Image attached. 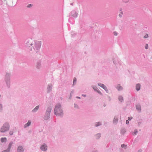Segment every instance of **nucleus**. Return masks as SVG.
<instances>
[{
  "mask_svg": "<svg viewBox=\"0 0 152 152\" xmlns=\"http://www.w3.org/2000/svg\"><path fill=\"white\" fill-rule=\"evenodd\" d=\"M47 146L45 145H42L41 147V149L44 151H45L47 149Z\"/></svg>",
  "mask_w": 152,
  "mask_h": 152,
  "instance_id": "10",
  "label": "nucleus"
},
{
  "mask_svg": "<svg viewBox=\"0 0 152 152\" xmlns=\"http://www.w3.org/2000/svg\"><path fill=\"white\" fill-rule=\"evenodd\" d=\"M82 96H86V95H82Z\"/></svg>",
  "mask_w": 152,
  "mask_h": 152,
  "instance_id": "43",
  "label": "nucleus"
},
{
  "mask_svg": "<svg viewBox=\"0 0 152 152\" xmlns=\"http://www.w3.org/2000/svg\"><path fill=\"white\" fill-rule=\"evenodd\" d=\"M60 104H57L54 110L55 114L56 115H62V110L61 109Z\"/></svg>",
  "mask_w": 152,
  "mask_h": 152,
  "instance_id": "2",
  "label": "nucleus"
},
{
  "mask_svg": "<svg viewBox=\"0 0 152 152\" xmlns=\"http://www.w3.org/2000/svg\"><path fill=\"white\" fill-rule=\"evenodd\" d=\"M10 135H12V134H13V132H10Z\"/></svg>",
  "mask_w": 152,
  "mask_h": 152,
  "instance_id": "38",
  "label": "nucleus"
},
{
  "mask_svg": "<svg viewBox=\"0 0 152 152\" xmlns=\"http://www.w3.org/2000/svg\"><path fill=\"white\" fill-rule=\"evenodd\" d=\"M108 100L109 101H110L111 100V98L109 96H108Z\"/></svg>",
  "mask_w": 152,
  "mask_h": 152,
  "instance_id": "29",
  "label": "nucleus"
},
{
  "mask_svg": "<svg viewBox=\"0 0 152 152\" xmlns=\"http://www.w3.org/2000/svg\"><path fill=\"white\" fill-rule=\"evenodd\" d=\"M76 98H77L80 99V97L78 96Z\"/></svg>",
  "mask_w": 152,
  "mask_h": 152,
  "instance_id": "42",
  "label": "nucleus"
},
{
  "mask_svg": "<svg viewBox=\"0 0 152 152\" xmlns=\"http://www.w3.org/2000/svg\"><path fill=\"white\" fill-rule=\"evenodd\" d=\"M97 85L101 87L107 93H108L109 92V91L107 87L104 85V84L102 83H97Z\"/></svg>",
  "mask_w": 152,
  "mask_h": 152,
  "instance_id": "3",
  "label": "nucleus"
},
{
  "mask_svg": "<svg viewBox=\"0 0 152 152\" xmlns=\"http://www.w3.org/2000/svg\"><path fill=\"white\" fill-rule=\"evenodd\" d=\"M141 85L140 84L137 83L136 85V89L137 91H139Z\"/></svg>",
  "mask_w": 152,
  "mask_h": 152,
  "instance_id": "11",
  "label": "nucleus"
},
{
  "mask_svg": "<svg viewBox=\"0 0 152 152\" xmlns=\"http://www.w3.org/2000/svg\"><path fill=\"white\" fill-rule=\"evenodd\" d=\"M119 91H122L123 89V87L119 84H118L115 87Z\"/></svg>",
  "mask_w": 152,
  "mask_h": 152,
  "instance_id": "6",
  "label": "nucleus"
},
{
  "mask_svg": "<svg viewBox=\"0 0 152 152\" xmlns=\"http://www.w3.org/2000/svg\"><path fill=\"white\" fill-rule=\"evenodd\" d=\"M39 108V106H36L35 107V108L33 110V111L37 110Z\"/></svg>",
  "mask_w": 152,
  "mask_h": 152,
  "instance_id": "25",
  "label": "nucleus"
},
{
  "mask_svg": "<svg viewBox=\"0 0 152 152\" xmlns=\"http://www.w3.org/2000/svg\"><path fill=\"white\" fill-rule=\"evenodd\" d=\"M101 136V133H99L96 135V139L98 140L99 139Z\"/></svg>",
  "mask_w": 152,
  "mask_h": 152,
  "instance_id": "13",
  "label": "nucleus"
},
{
  "mask_svg": "<svg viewBox=\"0 0 152 152\" xmlns=\"http://www.w3.org/2000/svg\"><path fill=\"white\" fill-rule=\"evenodd\" d=\"M102 125V122H96V127L101 126Z\"/></svg>",
  "mask_w": 152,
  "mask_h": 152,
  "instance_id": "15",
  "label": "nucleus"
},
{
  "mask_svg": "<svg viewBox=\"0 0 152 152\" xmlns=\"http://www.w3.org/2000/svg\"><path fill=\"white\" fill-rule=\"evenodd\" d=\"M118 16L120 18H121L122 17V15H121V14H119L118 15Z\"/></svg>",
  "mask_w": 152,
  "mask_h": 152,
  "instance_id": "36",
  "label": "nucleus"
},
{
  "mask_svg": "<svg viewBox=\"0 0 152 152\" xmlns=\"http://www.w3.org/2000/svg\"><path fill=\"white\" fill-rule=\"evenodd\" d=\"M9 128V126L8 124H4L1 128V132H5L6 131L8 130Z\"/></svg>",
  "mask_w": 152,
  "mask_h": 152,
  "instance_id": "4",
  "label": "nucleus"
},
{
  "mask_svg": "<svg viewBox=\"0 0 152 152\" xmlns=\"http://www.w3.org/2000/svg\"><path fill=\"white\" fill-rule=\"evenodd\" d=\"M106 105H107V104H106V103H104L103 104V106H104V107H106Z\"/></svg>",
  "mask_w": 152,
  "mask_h": 152,
  "instance_id": "37",
  "label": "nucleus"
},
{
  "mask_svg": "<svg viewBox=\"0 0 152 152\" xmlns=\"http://www.w3.org/2000/svg\"><path fill=\"white\" fill-rule=\"evenodd\" d=\"M148 37V35L147 34L145 35L144 37V38H147Z\"/></svg>",
  "mask_w": 152,
  "mask_h": 152,
  "instance_id": "32",
  "label": "nucleus"
},
{
  "mask_svg": "<svg viewBox=\"0 0 152 152\" xmlns=\"http://www.w3.org/2000/svg\"><path fill=\"white\" fill-rule=\"evenodd\" d=\"M148 48V44H146L145 45V48L146 49H147Z\"/></svg>",
  "mask_w": 152,
  "mask_h": 152,
  "instance_id": "27",
  "label": "nucleus"
},
{
  "mask_svg": "<svg viewBox=\"0 0 152 152\" xmlns=\"http://www.w3.org/2000/svg\"><path fill=\"white\" fill-rule=\"evenodd\" d=\"M120 14H121V15H123V12L122 11H121L120 12Z\"/></svg>",
  "mask_w": 152,
  "mask_h": 152,
  "instance_id": "39",
  "label": "nucleus"
},
{
  "mask_svg": "<svg viewBox=\"0 0 152 152\" xmlns=\"http://www.w3.org/2000/svg\"><path fill=\"white\" fill-rule=\"evenodd\" d=\"M74 107L75 108H78V106L77 104H74Z\"/></svg>",
  "mask_w": 152,
  "mask_h": 152,
  "instance_id": "35",
  "label": "nucleus"
},
{
  "mask_svg": "<svg viewBox=\"0 0 152 152\" xmlns=\"http://www.w3.org/2000/svg\"><path fill=\"white\" fill-rule=\"evenodd\" d=\"M1 140L2 142H5L7 141V138L6 137L2 138L1 139Z\"/></svg>",
  "mask_w": 152,
  "mask_h": 152,
  "instance_id": "18",
  "label": "nucleus"
},
{
  "mask_svg": "<svg viewBox=\"0 0 152 152\" xmlns=\"http://www.w3.org/2000/svg\"><path fill=\"white\" fill-rule=\"evenodd\" d=\"M122 8H120V9H119V11H121H121H122Z\"/></svg>",
  "mask_w": 152,
  "mask_h": 152,
  "instance_id": "40",
  "label": "nucleus"
},
{
  "mask_svg": "<svg viewBox=\"0 0 152 152\" xmlns=\"http://www.w3.org/2000/svg\"><path fill=\"white\" fill-rule=\"evenodd\" d=\"M96 32H98L99 34H100L102 33V32L100 31H97Z\"/></svg>",
  "mask_w": 152,
  "mask_h": 152,
  "instance_id": "33",
  "label": "nucleus"
},
{
  "mask_svg": "<svg viewBox=\"0 0 152 152\" xmlns=\"http://www.w3.org/2000/svg\"><path fill=\"white\" fill-rule=\"evenodd\" d=\"M129 122L128 120H126V124H128L129 123Z\"/></svg>",
  "mask_w": 152,
  "mask_h": 152,
  "instance_id": "34",
  "label": "nucleus"
},
{
  "mask_svg": "<svg viewBox=\"0 0 152 152\" xmlns=\"http://www.w3.org/2000/svg\"><path fill=\"white\" fill-rule=\"evenodd\" d=\"M132 118H133L132 117H129L128 118V119L130 121L132 119Z\"/></svg>",
  "mask_w": 152,
  "mask_h": 152,
  "instance_id": "30",
  "label": "nucleus"
},
{
  "mask_svg": "<svg viewBox=\"0 0 152 152\" xmlns=\"http://www.w3.org/2000/svg\"><path fill=\"white\" fill-rule=\"evenodd\" d=\"M23 149L21 146H19L18 147L17 151V152H23Z\"/></svg>",
  "mask_w": 152,
  "mask_h": 152,
  "instance_id": "9",
  "label": "nucleus"
},
{
  "mask_svg": "<svg viewBox=\"0 0 152 152\" xmlns=\"http://www.w3.org/2000/svg\"><path fill=\"white\" fill-rule=\"evenodd\" d=\"M126 131L124 128H122L121 130V133L122 134H124L126 132Z\"/></svg>",
  "mask_w": 152,
  "mask_h": 152,
  "instance_id": "14",
  "label": "nucleus"
},
{
  "mask_svg": "<svg viewBox=\"0 0 152 152\" xmlns=\"http://www.w3.org/2000/svg\"><path fill=\"white\" fill-rule=\"evenodd\" d=\"M10 150L7 149L3 151L2 152H10Z\"/></svg>",
  "mask_w": 152,
  "mask_h": 152,
  "instance_id": "28",
  "label": "nucleus"
},
{
  "mask_svg": "<svg viewBox=\"0 0 152 152\" xmlns=\"http://www.w3.org/2000/svg\"><path fill=\"white\" fill-rule=\"evenodd\" d=\"M118 33L116 31H114L113 32V34L114 35H115V36H117L118 34Z\"/></svg>",
  "mask_w": 152,
  "mask_h": 152,
  "instance_id": "26",
  "label": "nucleus"
},
{
  "mask_svg": "<svg viewBox=\"0 0 152 152\" xmlns=\"http://www.w3.org/2000/svg\"><path fill=\"white\" fill-rule=\"evenodd\" d=\"M13 144V143L12 142H11L8 145V149L10 150V149L11 147V146Z\"/></svg>",
  "mask_w": 152,
  "mask_h": 152,
  "instance_id": "20",
  "label": "nucleus"
},
{
  "mask_svg": "<svg viewBox=\"0 0 152 152\" xmlns=\"http://www.w3.org/2000/svg\"><path fill=\"white\" fill-rule=\"evenodd\" d=\"M77 79L76 78H74L73 79V84H75L76 83Z\"/></svg>",
  "mask_w": 152,
  "mask_h": 152,
  "instance_id": "24",
  "label": "nucleus"
},
{
  "mask_svg": "<svg viewBox=\"0 0 152 152\" xmlns=\"http://www.w3.org/2000/svg\"><path fill=\"white\" fill-rule=\"evenodd\" d=\"M31 46L36 51H38L40 48L41 45V41L37 40H34L30 44Z\"/></svg>",
  "mask_w": 152,
  "mask_h": 152,
  "instance_id": "1",
  "label": "nucleus"
},
{
  "mask_svg": "<svg viewBox=\"0 0 152 152\" xmlns=\"http://www.w3.org/2000/svg\"><path fill=\"white\" fill-rule=\"evenodd\" d=\"M113 62L114 63V64H115V62H114V61H113Z\"/></svg>",
  "mask_w": 152,
  "mask_h": 152,
  "instance_id": "44",
  "label": "nucleus"
},
{
  "mask_svg": "<svg viewBox=\"0 0 152 152\" xmlns=\"http://www.w3.org/2000/svg\"><path fill=\"white\" fill-rule=\"evenodd\" d=\"M118 118L116 116H115L113 120V124L115 125H116L118 123Z\"/></svg>",
  "mask_w": 152,
  "mask_h": 152,
  "instance_id": "7",
  "label": "nucleus"
},
{
  "mask_svg": "<svg viewBox=\"0 0 152 152\" xmlns=\"http://www.w3.org/2000/svg\"><path fill=\"white\" fill-rule=\"evenodd\" d=\"M143 121L142 119H140L139 120L138 122V126H140L142 123Z\"/></svg>",
  "mask_w": 152,
  "mask_h": 152,
  "instance_id": "16",
  "label": "nucleus"
},
{
  "mask_svg": "<svg viewBox=\"0 0 152 152\" xmlns=\"http://www.w3.org/2000/svg\"><path fill=\"white\" fill-rule=\"evenodd\" d=\"M121 146L122 148H124L125 149H126L127 148V145L124 144H122Z\"/></svg>",
  "mask_w": 152,
  "mask_h": 152,
  "instance_id": "21",
  "label": "nucleus"
},
{
  "mask_svg": "<svg viewBox=\"0 0 152 152\" xmlns=\"http://www.w3.org/2000/svg\"><path fill=\"white\" fill-rule=\"evenodd\" d=\"M96 92L98 94L101 96H103V94L101 92V91L97 87H96Z\"/></svg>",
  "mask_w": 152,
  "mask_h": 152,
  "instance_id": "8",
  "label": "nucleus"
},
{
  "mask_svg": "<svg viewBox=\"0 0 152 152\" xmlns=\"http://www.w3.org/2000/svg\"><path fill=\"white\" fill-rule=\"evenodd\" d=\"M142 151V150H138V152H141Z\"/></svg>",
  "mask_w": 152,
  "mask_h": 152,
  "instance_id": "41",
  "label": "nucleus"
},
{
  "mask_svg": "<svg viewBox=\"0 0 152 152\" xmlns=\"http://www.w3.org/2000/svg\"><path fill=\"white\" fill-rule=\"evenodd\" d=\"M32 6V5L31 4H28L27 6V7H31Z\"/></svg>",
  "mask_w": 152,
  "mask_h": 152,
  "instance_id": "31",
  "label": "nucleus"
},
{
  "mask_svg": "<svg viewBox=\"0 0 152 152\" xmlns=\"http://www.w3.org/2000/svg\"><path fill=\"white\" fill-rule=\"evenodd\" d=\"M52 87V85H48V89L49 90H50L51 89Z\"/></svg>",
  "mask_w": 152,
  "mask_h": 152,
  "instance_id": "22",
  "label": "nucleus"
},
{
  "mask_svg": "<svg viewBox=\"0 0 152 152\" xmlns=\"http://www.w3.org/2000/svg\"><path fill=\"white\" fill-rule=\"evenodd\" d=\"M138 132L137 130L136 129H135L134 130V132H133L132 134L133 135H136L137 133Z\"/></svg>",
  "mask_w": 152,
  "mask_h": 152,
  "instance_id": "19",
  "label": "nucleus"
},
{
  "mask_svg": "<svg viewBox=\"0 0 152 152\" xmlns=\"http://www.w3.org/2000/svg\"><path fill=\"white\" fill-rule=\"evenodd\" d=\"M49 110V111H47L46 112V113H47L48 115H49L50 111H51V109L50 108Z\"/></svg>",
  "mask_w": 152,
  "mask_h": 152,
  "instance_id": "23",
  "label": "nucleus"
},
{
  "mask_svg": "<svg viewBox=\"0 0 152 152\" xmlns=\"http://www.w3.org/2000/svg\"><path fill=\"white\" fill-rule=\"evenodd\" d=\"M118 99L121 102H122L124 101L123 98L121 96H119L118 97Z\"/></svg>",
  "mask_w": 152,
  "mask_h": 152,
  "instance_id": "12",
  "label": "nucleus"
},
{
  "mask_svg": "<svg viewBox=\"0 0 152 152\" xmlns=\"http://www.w3.org/2000/svg\"><path fill=\"white\" fill-rule=\"evenodd\" d=\"M136 108L138 112L140 113L141 111V106L140 104H137L136 105Z\"/></svg>",
  "mask_w": 152,
  "mask_h": 152,
  "instance_id": "5",
  "label": "nucleus"
},
{
  "mask_svg": "<svg viewBox=\"0 0 152 152\" xmlns=\"http://www.w3.org/2000/svg\"><path fill=\"white\" fill-rule=\"evenodd\" d=\"M31 121H28V122L24 125V127L26 128L30 126L31 124Z\"/></svg>",
  "mask_w": 152,
  "mask_h": 152,
  "instance_id": "17",
  "label": "nucleus"
}]
</instances>
